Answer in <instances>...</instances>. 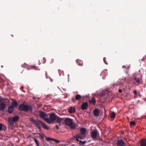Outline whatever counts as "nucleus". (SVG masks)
I'll list each match as a JSON object with an SVG mask.
<instances>
[{"mask_svg": "<svg viewBox=\"0 0 146 146\" xmlns=\"http://www.w3.org/2000/svg\"><path fill=\"white\" fill-rule=\"evenodd\" d=\"M115 113L113 112L110 113V117L111 118H114L115 117Z\"/></svg>", "mask_w": 146, "mask_h": 146, "instance_id": "nucleus-20", "label": "nucleus"}, {"mask_svg": "<svg viewBox=\"0 0 146 146\" xmlns=\"http://www.w3.org/2000/svg\"><path fill=\"white\" fill-rule=\"evenodd\" d=\"M65 124L70 127L72 129H74L76 126L75 124L73 123L72 119L69 118H66L64 119Z\"/></svg>", "mask_w": 146, "mask_h": 146, "instance_id": "nucleus-4", "label": "nucleus"}, {"mask_svg": "<svg viewBox=\"0 0 146 146\" xmlns=\"http://www.w3.org/2000/svg\"><path fill=\"white\" fill-rule=\"evenodd\" d=\"M41 124L42 125V126H43L44 128L46 129H48V128L45 125L42 123V122H41Z\"/></svg>", "mask_w": 146, "mask_h": 146, "instance_id": "nucleus-22", "label": "nucleus"}, {"mask_svg": "<svg viewBox=\"0 0 146 146\" xmlns=\"http://www.w3.org/2000/svg\"><path fill=\"white\" fill-rule=\"evenodd\" d=\"M68 76H69V74H68Z\"/></svg>", "mask_w": 146, "mask_h": 146, "instance_id": "nucleus-41", "label": "nucleus"}, {"mask_svg": "<svg viewBox=\"0 0 146 146\" xmlns=\"http://www.w3.org/2000/svg\"><path fill=\"white\" fill-rule=\"evenodd\" d=\"M53 141L57 143H59L60 142V141H59L55 139H53Z\"/></svg>", "mask_w": 146, "mask_h": 146, "instance_id": "nucleus-29", "label": "nucleus"}, {"mask_svg": "<svg viewBox=\"0 0 146 146\" xmlns=\"http://www.w3.org/2000/svg\"><path fill=\"white\" fill-rule=\"evenodd\" d=\"M88 105L87 102L83 103L81 106V108L82 110H85L88 107Z\"/></svg>", "mask_w": 146, "mask_h": 146, "instance_id": "nucleus-16", "label": "nucleus"}, {"mask_svg": "<svg viewBox=\"0 0 146 146\" xmlns=\"http://www.w3.org/2000/svg\"><path fill=\"white\" fill-rule=\"evenodd\" d=\"M107 70H104L102 72L101 74V75H102L103 76L102 78L104 79L105 78V77L104 76H106L107 75Z\"/></svg>", "mask_w": 146, "mask_h": 146, "instance_id": "nucleus-15", "label": "nucleus"}, {"mask_svg": "<svg viewBox=\"0 0 146 146\" xmlns=\"http://www.w3.org/2000/svg\"><path fill=\"white\" fill-rule=\"evenodd\" d=\"M125 67V66H123V68H124V67Z\"/></svg>", "mask_w": 146, "mask_h": 146, "instance_id": "nucleus-38", "label": "nucleus"}, {"mask_svg": "<svg viewBox=\"0 0 146 146\" xmlns=\"http://www.w3.org/2000/svg\"><path fill=\"white\" fill-rule=\"evenodd\" d=\"M90 102L91 103H92L93 104H94L96 103V101L93 98L92 100H90Z\"/></svg>", "mask_w": 146, "mask_h": 146, "instance_id": "nucleus-23", "label": "nucleus"}, {"mask_svg": "<svg viewBox=\"0 0 146 146\" xmlns=\"http://www.w3.org/2000/svg\"><path fill=\"white\" fill-rule=\"evenodd\" d=\"M1 67L2 68L3 67V66H1Z\"/></svg>", "mask_w": 146, "mask_h": 146, "instance_id": "nucleus-39", "label": "nucleus"}, {"mask_svg": "<svg viewBox=\"0 0 146 146\" xmlns=\"http://www.w3.org/2000/svg\"><path fill=\"white\" fill-rule=\"evenodd\" d=\"M43 63H44L46 62V59L45 58H43Z\"/></svg>", "mask_w": 146, "mask_h": 146, "instance_id": "nucleus-34", "label": "nucleus"}, {"mask_svg": "<svg viewBox=\"0 0 146 146\" xmlns=\"http://www.w3.org/2000/svg\"><path fill=\"white\" fill-rule=\"evenodd\" d=\"M3 126V124L0 123V130H1L2 129V127Z\"/></svg>", "mask_w": 146, "mask_h": 146, "instance_id": "nucleus-31", "label": "nucleus"}, {"mask_svg": "<svg viewBox=\"0 0 146 146\" xmlns=\"http://www.w3.org/2000/svg\"><path fill=\"white\" fill-rule=\"evenodd\" d=\"M133 82L134 85L137 86L140 83L141 80V75L138 73H134L133 75Z\"/></svg>", "mask_w": 146, "mask_h": 146, "instance_id": "nucleus-1", "label": "nucleus"}, {"mask_svg": "<svg viewBox=\"0 0 146 146\" xmlns=\"http://www.w3.org/2000/svg\"><path fill=\"white\" fill-rule=\"evenodd\" d=\"M140 145L141 146H146V139H144L141 141Z\"/></svg>", "mask_w": 146, "mask_h": 146, "instance_id": "nucleus-18", "label": "nucleus"}, {"mask_svg": "<svg viewBox=\"0 0 146 146\" xmlns=\"http://www.w3.org/2000/svg\"><path fill=\"white\" fill-rule=\"evenodd\" d=\"M34 141H35V143H36V145H37L38 146H39V143H38V141H37V140L35 139H34Z\"/></svg>", "mask_w": 146, "mask_h": 146, "instance_id": "nucleus-27", "label": "nucleus"}, {"mask_svg": "<svg viewBox=\"0 0 146 146\" xmlns=\"http://www.w3.org/2000/svg\"><path fill=\"white\" fill-rule=\"evenodd\" d=\"M63 120V118H61L58 116H56V118L55 122L60 124Z\"/></svg>", "mask_w": 146, "mask_h": 146, "instance_id": "nucleus-11", "label": "nucleus"}, {"mask_svg": "<svg viewBox=\"0 0 146 146\" xmlns=\"http://www.w3.org/2000/svg\"><path fill=\"white\" fill-rule=\"evenodd\" d=\"M103 60H104V62L106 64H107V63L106 62V60L105 59V58H104V59H103Z\"/></svg>", "mask_w": 146, "mask_h": 146, "instance_id": "nucleus-32", "label": "nucleus"}, {"mask_svg": "<svg viewBox=\"0 0 146 146\" xmlns=\"http://www.w3.org/2000/svg\"><path fill=\"white\" fill-rule=\"evenodd\" d=\"M80 131V133L83 134L84 135H86V129L85 128L83 127L81 128Z\"/></svg>", "mask_w": 146, "mask_h": 146, "instance_id": "nucleus-19", "label": "nucleus"}, {"mask_svg": "<svg viewBox=\"0 0 146 146\" xmlns=\"http://www.w3.org/2000/svg\"><path fill=\"white\" fill-rule=\"evenodd\" d=\"M81 98V96L80 95H77L76 96V98L77 100H79Z\"/></svg>", "mask_w": 146, "mask_h": 146, "instance_id": "nucleus-25", "label": "nucleus"}, {"mask_svg": "<svg viewBox=\"0 0 146 146\" xmlns=\"http://www.w3.org/2000/svg\"><path fill=\"white\" fill-rule=\"evenodd\" d=\"M12 106H13V107H15L17 106V102L15 101L12 103Z\"/></svg>", "mask_w": 146, "mask_h": 146, "instance_id": "nucleus-21", "label": "nucleus"}, {"mask_svg": "<svg viewBox=\"0 0 146 146\" xmlns=\"http://www.w3.org/2000/svg\"><path fill=\"white\" fill-rule=\"evenodd\" d=\"M6 104L3 102L0 103V110L1 111H3L6 108Z\"/></svg>", "mask_w": 146, "mask_h": 146, "instance_id": "nucleus-10", "label": "nucleus"}, {"mask_svg": "<svg viewBox=\"0 0 146 146\" xmlns=\"http://www.w3.org/2000/svg\"><path fill=\"white\" fill-rule=\"evenodd\" d=\"M100 111L98 109H96L93 111V113L96 116H99Z\"/></svg>", "mask_w": 146, "mask_h": 146, "instance_id": "nucleus-14", "label": "nucleus"}, {"mask_svg": "<svg viewBox=\"0 0 146 146\" xmlns=\"http://www.w3.org/2000/svg\"><path fill=\"white\" fill-rule=\"evenodd\" d=\"M41 122L42 121L40 120H38L36 121L33 119H32V122L33 124L36 125L39 129H40L39 125L40 123H41Z\"/></svg>", "mask_w": 146, "mask_h": 146, "instance_id": "nucleus-6", "label": "nucleus"}, {"mask_svg": "<svg viewBox=\"0 0 146 146\" xmlns=\"http://www.w3.org/2000/svg\"><path fill=\"white\" fill-rule=\"evenodd\" d=\"M86 136V135H84L83 134L80 133L77 135L76 136L74 137V138H79L81 139H84ZM77 141H78L77 139H76Z\"/></svg>", "mask_w": 146, "mask_h": 146, "instance_id": "nucleus-8", "label": "nucleus"}, {"mask_svg": "<svg viewBox=\"0 0 146 146\" xmlns=\"http://www.w3.org/2000/svg\"><path fill=\"white\" fill-rule=\"evenodd\" d=\"M119 91L120 92H121V90H119Z\"/></svg>", "mask_w": 146, "mask_h": 146, "instance_id": "nucleus-37", "label": "nucleus"}, {"mask_svg": "<svg viewBox=\"0 0 146 146\" xmlns=\"http://www.w3.org/2000/svg\"><path fill=\"white\" fill-rule=\"evenodd\" d=\"M125 143L122 140H119L117 141L118 146H125Z\"/></svg>", "mask_w": 146, "mask_h": 146, "instance_id": "nucleus-12", "label": "nucleus"}, {"mask_svg": "<svg viewBox=\"0 0 146 146\" xmlns=\"http://www.w3.org/2000/svg\"><path fill=\"white\" fill-rule=\"evenodd\" d=\"M53 139H53L51 138H46V140L48 141L50 140H53Z\"/></svg>", "mask_w": 146, "mask_h": 146, "instance_id": "nucleus-30", "label": "nucleus"}, {"mask_svg": "<svg viewBox=\"0 0 146 146\" xmlns=\"http://www.w3.org/2000/svg\"><path fill=\"white\" fill-rule=\"evenodd\" d=\"M133 93L135 94L136 95L137 93V92L136 90H134L133 91Z\"/></svg>", "mask_w": 146, "mask_h": 146, "instance_id": "nucleus-33", "label": "nucleus"}, {"mask_svg": "<svg viewBox=\"0 0 146 146\" xmlns=\"http://www.w3.org/2000/svg\"><path fill=\"white\" fill-rule=\"evenodd\" d=\"M56 128L57 129H59V126L58 125H56Z\"/></svg>", "mask_w": 146, "mask_h": 146, "instance_id": "nucleus-35", "label": "nucleus"}, {"mask_svg": "<svg viewBox=\"0 0 146 146\" xmlns=\"http://www.w3.org/2000/svg\"><path fill=\"white\" fill-rule=\"evenodd\" d=\"M75 109L74 107H70L68 110V112L70 113H73L75 112Z\"/></svg>", "mask_w": 146, "mask_h": 146, "instance_id": "nucleus-17", "label": "nucleus"}, {"mask_svg": "<svg viewBox=\"0 0 146 146\" xmlns=\"http://www.w3.org/2000/svg\"><path fill=\"white\" fill-rule=\"evenodd\" d=\"M48 114H46L44 112L41 111L40 112L39 116L40 117L44 119H44H47V118H45L46 115H48Z\"/></svg>", "mask_w": 146, "mask_h": 146, "instance_id": "nucleus-9", "label": "nucleus"}, {"mask_svg": "<svg viewBox=\"0 0 146 146\" xmlns=\"http://www.w3.org/2000/svg\"><path fill=\"white\" fill-rule=\"evenodd\" d=\"M86 142V141H80L79 142V144L80 145H83Z\"/></svg>", "mask_w": 146, "mask_h": 146, "instance_id": "nucleus-24", "label": "nucleus"}, {"mask_svg": "<svg viewBox=\"0 0 146 146\" xmlns=\"http://www.w3.org/2000/svg\"><path fill=\"white\" fill-rule=\"evenodd\" d=\"M56 115L54 113H51L50 115V118L44 119V120L47 123L51 124L55 121Z\"/></svg>", "mask_w": 146, "mask_h": 146, "instance_id": "nucleus-2", "label": "nucleus"}, {"mask_svg": "<svg viewBox=\"0 0 146 146\" xmlns=\"http://www.w3.org/2000/svg\"><path fill=\"white\" fill-rule=\"evenodd\" d=\"M14 107L13 106H10L8 107V111L9 113H11L13 112L14 111Z\"/></svg>", "mask_w": 146, "mask_h": 146, "instance_id": "nucleus-13", "label": "nucleus"}, {"mask_svg": "<svg viewBox=\"0 0 146 146\" xmlns=\"http://www.w3.org/2000/svg\"><path fill=\"white\" fill-rule=\"evenodd\" d=\"M129 67H127V68H128V69H129Z\"/></svg>", "mask_w": 146, "mask_h": 146, "instance_id": "nucleus-40", "label": "nucleus"}, {"mask_svg": "<svg viewBox=\"0 0 146 146\" xmlns=\"http://www.w3.org/2000/svg\"><path fill=\"white\" fill-rule=\"evenodd\" d=\"M19 109L21 110H23L25 111H29L31 112L32 111L31 106L27 105H25L23 104H21L19 106Z\"/></svg>", "mask_w": 146, "mask_h": 146, "instance_id": "nucleus-3", "label": "nucleus"}, {"mask_svg": "<svg viewBox=\"0 0 146 146\" xmlns=\"http://www.w3.org/2000/svg\"><path fill=\"white\" fill-rule=\"evenodd\" d=\"M81 62L80 64H78V65H79L82 66V65H83V63H82V62L80 60H76V62Z\"/></svg>", "mask_w": 146, "mask_h": 146, "instance_id": "nucleus-26", "label": "nucleus"}, {"mask_svg": "<svg viewBox=\"0 0 146 146\" xmlns=\"http://www.w3.org/2000/svg\"><path fill=\"white\" fill-rule=\"evenodd\" d=\"M130 124L132 125H135V122L134 121H131L130 122Z\"/></svg>", "mask_w": 146, "mask_h": 146, "instance_id": "nucleus-28", "label": "nucleus"}, {"mask_svg": "<svg viewBox=\"0 0 146 146\" xmlns=\"http://www.w3.org/2000/svg\"><path fill=\"white\" fill-rule=\"evenodd\" d=\"M98 134V132L96 130L93 131L91 133L92 137L94 140H96V139Z\"/></svg>", "mask_w": 146, "mask_h": 146, "instance_id": "nucleus-7", "label": "nucleus"}, {"mask_svg": "<svg viewBox=\"0 0 146 146\" xmlns=\"http://www.w3.org/2000/svg\"><path fill=\"white\" fill-rule=\"evenodd\" d=\"M19 117L18 116H15L13 117H10L8 118V121L9 123L11 124H13L15 121L18 120Z\"/></svg>", "mask_w": 146, "mask_h": 146, "instance_id": "nucleus-5", "label": "nucleus"}, {"mask_svg": "<svg viewBox=\"0 0 146 146\" xmlns=\"http://www.w3.org/2000/svg\"><path fill=\"white\" fill-rule=\"evenodd\" d=\"M2 99L1 98V97L0 96V102L1 101Z\"/></svg>", "mask_w": 146, "mask_h": 146, "instance_id": "nucleus-36", "label": "nucleus"}]
</instances>
